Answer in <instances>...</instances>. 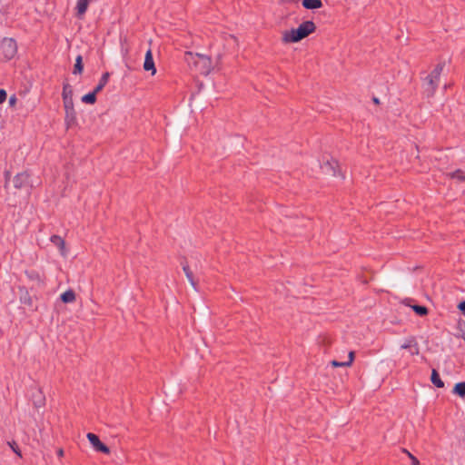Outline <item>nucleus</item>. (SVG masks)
<instances>
[{
  "label": "nucleus",
  "mask_w": 465,
  "mask_h": 465,
  "mask_svg": "<svg viewBox=\"0 0 465 465\" xmlns=\"http://www.w3.org/2000/svg\"><path fill=\"white\" fill-rule=\"evenodd\" d=\"M183 59L190 70L196 74L208 75L213 70L212 59L208 55L185 52Z\"/></svg>",
  "instance_id": "f257e3e1"
},
{
  "label": "nucleus",
  "mask_w": 465,
  "mask_h": 465,
  "mask_svg": "<svg viewBox=\"0 0 465 465\" xmlns=\"http://www.w3.org/2000/svg\"><path fill=\"white\" fill-rule=\"evenodd\" d=\"M316 30V25L312 21L302 23L298 28L284 31L282 41L285 44L296 43L312 34Z\"/></svg>",
  "instance_id": "f03ea898"
},
{
  "label": "nucleus",
  "mask_w": 465,
  "mask_h": 465,
  "mask_svg": "<svg viewBox=\"0 0 465 465\" xmlns=\"http://www.w3.org/2000/svg\"><path fill=\"white\" fill-rule=\"evenodd\" d=\"M443 64H438L434 69L428 74L422 83V88L427 97H432L440 84V74L443 70Z\"/></svg>",
  "instance_id": "7ed1b4c3"
},
{
  "label": "nucleus",
  "mask_w": 465,
  "mask_h": 465,
  "mask_svg": "<svg viewBox=\"0 0 465 465\" xmlns=\"http://www.w3.org/2000/svg\"><path fill=\"white\" fill-rule=\"evenodd\" d=\"M0 53L5 60H11L17 53V45L13 38H4L0 44Z\"/></svg>",
  "instance_id": "20e7f679"
},
{
  "label": "nucleus",
  "mask_w": 465,
  "mask_h": 465,
  "mask_svg": "<svg viewBox=\"0 0 465 465\" xmlns=\"http://www.w3.org/2000/svg\"><path fill=\"white\" fill-rule=\"evenodd\" d=\"M86 437L95 450L105 454L110 453L109 448L100 440L97 435L89 432Z\"/></svg>",
  "instance_id": "39448f33"
},
{
  "label": "nucleus",
  "mask_w": 465,
  "mask_h": 465,
  "mask_svg": "<svg viewBox=\"0 0 465 465\" xmlns=\"http://www.w3.org/2000/svg\"><path fill=\"white\" fill-rule=\"evenodd\" d=\"M143 69L144 71H150L152 75H154L156 74V68L153 57V53L151 49H148L143 62Z\"/></svg>",
  "instance_id": "423d86ee"
},
{
  "label": "nucleus",
  "mask_w": 465,
  "mask_h": 465,
  "mask_svg": "<svg viewBox=\"0 0 465 465\" xmlns=\"http://www.w3.org/2000/svg\"><path fill=\"white\" fill-rule=\"evenodd\" d=\"M401 349L410 350L411 355H416L419 353V347L414 337H410L405 340L404 343L401 346Z\"/></svg>",
  "instance_id": "0eeeda50"
},
{
  "label": "nucleus",
  "mask_w": 465,
  "mask_h": 465,
  "mask_svg": "<svg viewBox=\"0 0 465 465\" xmlns=\"http://www.w3.org/2000/svg\"><path fill=\"white\" fill-rule=\"evenodd\" d=\"M338 163L335 160H331L324 163L323 165L322 166V169L325 173L336 176L338 173Z\"/></svg>",
  "instance_id": "6e6552de"
},
{
  "label": "nucleus",
  "mask_w": 465,
  "mask_h": 465,
  "mask_svg": "<svg viewBox=\"0 0 465 465\" xmlns=\"http://www.w3.org/2000/svg\"><path fill=\"white\" fill-rule=\"evenodd\" d=\"M33 403L35 408H42L45 403V398L41 389H37L35 393H33Z\"/></svg>",
  "instance_id": "1a4fd4ad"
},
{
  "label": "nucleus",
  "mask_w": 465,
  "mask_h": 465,
  "mask_svg": "<svg viewBox=\"0 0 465 465\" xmlns=\"http://www.w3.org/2000/svg\"><path fill=\"white\" fill-rule=\"evenodd\" d=\"M65 111V116H64V123L66 125V128H70L76 124V113L74 109L70 110H64Z\"/></svg>",
  "instance_id": "9d476101"
},
{
  "label": "nucleus",
  "mask_w": 465,
  "mask_h": 465,
  "mask_svg": "<svg viewBox=\"0 0 465 465\" xmlns=\"http://www.w3.org/2000/svg\"><path fill=\"white\" fill-rule=\"evenodd\" d=\"M28 178H29V175L26 173H17L14 177V186L16 189H21L28 182Z\"/></svg>",
  "instance_id": "9b49d317"
},
{
  "label": "nucleus",
  "mask_w": 465,
  "mask_h": 465,
  "mask_svg": "<svg viewBox=\"0 0 465 465\" xmlns=\"http://www.w3.org/2000/svg\"><path fill=\"white\" fill-rule=\"evenodd\" d=\"M90 1L91 0H77L76 7H75L77 17H79V18L83 17V15L85 14V12L88 8Z\"/></svg>",
  "instance_id": "f8f14e48"
},
{
  "label": "nucleus",
  "mask_w": 465,
  "mask_h": 465,
  "mask_svg": "<svg viewBox=\"0 0 465 465\" xmlns=\"http://www.w3.org/2000/svg\"><path fill=\"white\" fill-rule=\"evenodd\" d=\"M60 299L64 303H71L75 302L76 295L72 289H69L61 294Z\"/></svg>",
  "instance_id": "ddd939ff"
},
{
  "label": "nucleus",
  "mask_w": 465,
  "mask_h": 465,
  "mask_svg": "<svg viewBox=\"0 0 465 465\" xmlns=\"http://www.w3.org/2000/svg\"><path fill=\"white\" fill-rule=\"evenodd\" d=\"M50 240L54 245H56L60 249L61 253L63 255H65L66 252L64 240L59 235H53L51 236Z\"/></svg>",
  "instance_id": "4468645a"
},
{
  "label": "nucleus",
  "mask_w": 465,
  "mask_h": 465,
  "mask_svg": "<svg viewBox=\"0 0 465 465\" xmlns=\"http://www.w3.org/2000/svg\"><path fill=\"white\" fill-rule=\"evenodd\" d=\"M302 6L306 9H319L322 6V0H302Z\"/></svg>",
  "instance_id": "2eb2a0df"
},
{
  "label": "nucleus",
  "mask_w": 465,
  "mask_h": 465,
  "mask_svg": "<svg viewBox=\"0 0 465 465\" xmlns=\"http://www.w3.org/2000/svg\"><path fill=\"white\" fill-rule=\"evenodd\" d=\"M183 270L193 288L197 291V282L194 281L193 272L190 270L189 265L187 263H183Z\"/></svg>",
  "instance_id": "dca6fc26"
},
{
  "label": "nucleus",
  "mask_w": 465,
  "mask_h": 465,
  "mask_svg": "<svg viewBox=\"0 0 465 465\" xmlns=\"http://www.w3.org/2000/svg\"><path fill=\"white\" fill-rule=\"evenodd\" d=\"M450 179L457 180L458 182H465V171L462 169H457L447 174Z\"/></svg>",
  "instance_id": "f3484780"
},
{
  "label": "nucleus",
  "mask_w": 465,
  "mask_h": 465,
  "mask_svg": "<svg viewBox=\"0 0 465 465\" xmlns=\"http://www.w3.org/2000/svg\"><path fill=\"white\" fill-rule=\"evenodd\" d=\"M109 73H104L103 74L100 81H99V84L96 85V87L94 89V93H99L103 90V88L106 85L108 80H109Z\"/></svg>",
  "instance_id": "a211bd4d"
},
{
  "label": "nucleus",
  "mask_w": 465,
  "mask_h": 465,
  "mask_svg": "<svg viewBox=\"0 0 465 465\" xmlns=\"http://www.w3.org/2000/svg\"><path fill=\"white\" fill-rule=\"evenodd\" d=\"M430 381L438 388L444 387V382L440 380V375L436 370H432Z\"/></svg>",
  "instance_id": "6ab92c4d"
},
{
  "label": "nucleus",
  "mask_w": 465,
  "mask_h": 465,
  "mask_svg": "<svg viewBox=\"0 0 465 465\" xmlns=\"http://www.w3.org/2000/svg\"><path fill=\"white\" fill-rule=\"evenodd\" d=\"M452 392L454 394L459 395L461 398L465 397V381H460L456 383V385L453 388Z\"/></svg>",
  "instance_id": "aec40b11"
},
{
  "label": "nucleus",
  "mask_w": 465,
  "mask_h": 465,
  "mask_svg": "<svg viewBox=\"0 0 465 465\" xmlns=\"http://www.w3.org/2000/svg\"><path fill=\"white\" fill-rule=\"evenodd\" d=\"M96 94H97V93H94V90L93 92L84 94L81 98V100L84 104H94L96 102Z\"/></svg>",
  "instance_id": "412c9836"
},
{
  "label": "nucleus",
  "mask_w": 465,
  "mask_h": 465,
  "mask_svg": "<svg viewBox=\"0 0 465 465\" xmlns=\"http://www.w3.org/2000/svg\"><path fill=\"white\" fill-rule=\"evenodd\" d=\"M83 70H84L83 57H82V55L79 54L75 59V64H74L73 74H82Z\"/></svg>",
  "instance_id": "4be33fe9"
},
{
  "label": "nucleus",
  "mask_w": 465,
  "mask_h": 465,
  "mask_svg": "<svg viewBox=\"0 0 465 465\" xmlns=\"http://www.w3.org/2000/svg\"><path fill=\"white\" fill-rule=\"evenodd\" d=\"M411 308L420 316H424L428 314V309L425 306L413 305L411 306Z\"/></svg>",
  "instance_id": "5701e85b"
},
{
  "label": "nucleus",
  "mask_w": 465,
  "mask_h": 465,
  "mask_svg": "<svg viewBox=\"0 0 465 465\" xmlns=\"http://www.w3.org/2000/svg\"><path fill=\"white\" fill-rule=\"evenodd\" d=\"M64 110L74 109L72 97H64L63 99Z\"/></svg>",
  "instance_id": "b1692460"
},
{
  "label": "nucleus",
  "mask_w": 465,
  "mask_h": 465,
  "mask_svg": "<svg viewBox=\"0 0 465 465\" xmlns=\"http://www.w3.org/2000/svg\"><path fill=\"white\" fill-rule=\"evenodd\" d=\"M63 98L64 97H72L73 96V91L71 86L68 84H64L63 87Z\"/></svg>",
  "instance_id": "393cba45"
},
{
  "label": "nucleus",
  "mask_w": 465,
  "mask_h": 465,
  "mask_svg": "<svg viewBox=\"0 0 465 465\" xmlns=\"http://www.w3.org/2000/svg\"><path fill=\"white\" fill-rule=\"evenodd\" d=\"M8 445L11 447V449L13 450V451L17 454L19 457H22V454H21V451H20V449L18 448L17 444L15 443V441H12V442H8Z\"/></svg>",
  "instance_id": "a878e982"
},
{
  "label": "nucleus",
  "mask_w": 465,
  "mask_h": 465,
  "mask_svg": "<svg viewBox=\"0 0 465 465\" xmlns=\"http://www.w3.org/2000/svg\"><path fill=\"white\" fill-rule=\"evenodd\" d=\"M348 358L349 360L347 361H345V364L347 367L351 366L353 362V360H354V351H350L349 352V355H348Z\"/></svg>",
  "instance_id": "bb28decb"
},
{
  "label": "nucleus",
  "mask_w": 465,
  "mask_h": 465,
  "mask_svg": "<svg viewBox=\"0 0 465 465\" xmlns=\"http://www.w3.org/2000/svg\"><path fill=\"white\" fill-rule=\"evenodd\" d=\"M331 364L332 367H347L345 361H331Z\"/></svg>",
  "instance_id": "cd10ccee"
},
{
  "label": "nucleus",
  "mask_w": 465,
  "mask_h": 465,
  "mask_svg": "<svg viewBox=\"0 0 465 465\" xmlns=\"http://www.w3.org/2000/svg\"><path fill=\"white\" fill-rule=\"evenodd\" d=\"M6 96V92L4 89H0V104L5 101Z\"/></svg>",
  "instance_id": "c85d7f7f"
},
{
  "label": "nucleus",
  "mask_w": 465,
  "mask_h": 465,
  "mask_svg": "<svg viewBox=\"0 0 465 465\" xmlns=\"http://www.w3.org/2000/svg\"><path fill=\"white\" fill-rule=\"evenodd\" d=\"M16 97L15 95H12L10 98H9V104L11 106H14L15 104H16Z\"/></svg>",
  "instance_id": "c756f323"
},
{
  "label": "nucleus",
  "mask_w": 465,
  "mask_h": 465,
  "mask_svg": "<svg viewBox=\"0 0 465 465\" xmlns=\"http://www.w3.org/2000/svg\"><path fill=\"white\" fill-rule=\"evenodd\" d=\"M458 308L462 312L463 314H465V301L461 302Z\"/></svg>",
  "instance_id": "7c9ffc66"
},
{
  "label": "nucleus",
  "mask_w": 465,
  "mask_h": 465,
  "mask_svg": "<svg viewBox=\"0 0 465 465\" xmlns=\"http://www.w3.org/2000/svg\"><path fill=\"white\" fill-rule=\"evenodd\" d=\"M411 465H420V461L415 456H411Z\"/></svg>",
  "instance_id": "2f4dec72"
},
{
  "label": "nucleus",
  "mask_w": 465,
  "mask_h": 465,
  "mask_svg": "<svg viewBox=\"0 0 465 465\" xmlns=\"http://www.w3.org/2000/svg\"><path fill=\"white\" fill-rule=\"evenodd\" d=\"M57 455H58L59 457H63V456H64V450H63V449H59V450H57Z\"/></svg>",
  "instance_id": "473e14b6"
},
{
  "label": "nucleus",
  "mask_w": 465,
  "mask_h": 465,
  "mask_svg": "<svg viewBox=\"0 0 465 465\" xmlns=\"http://www.w3.org/2000/svg\"><path fill=\"white\" fill-rule=\"evenodd\" d=\"M405 453L408 454V457L411 460V456H413L411 452H409L407 450H403Z\"/></svg>",
  "instance_id": "72a5a7b5"
},
{
  "label": "nucleus",
  "mask_w": 465,
  "mask_h": 465,
  "mask_svg": "<svg viewBox=\"0 0 465 465\" xmlns=\"http://www.w3.org/2000/svg\"><path fill=\"white\" fill-rule=\"evenodd\" d=\"M373 102H374L375 104H378V103H379V99H378V98H373Z\"/></svg>",
  "instance_id": "f704fd0d"
},
{
  "label": "nucleus",
  "mask_w": 465,
  "mask_h": 465,
  "mask_svg": "<svg viewBox=\"0 0 465 465\" xmlns=\"http://www.w3.org/2000/svg\"><path fill=\"white\" fill-rule=\"evenodd\" d=\"M27 302V303L30 305V304H31V299H30V298H28V300H26V302Z\"/></svg>",
  "instance_id": "c9c22d12"
},
{
  "label": "nucleus",
  "mask_w": 465,
  "mask_h": 465,
  "mask_svg": "<svg viewBox=\"0 0 465 465\" xmlns=\"http://www.w3.org/2000/svg\"><path fill=\"white\" fill-rule=\"evenodd\" d=\"M5 177H6V179H8V178H9V173H5Z\"/></svg>",
  "instance_id": "e433bc0d"
}]
</instances>
